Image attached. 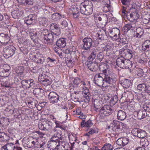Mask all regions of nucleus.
Segmentation results:
<instances>
[{
  "instance_id": "0eeeda50",
  "label": "nucleus",
  "mask_w": 150,
  "mask_h": 150,
  "mask_svg": "<svg viewBox=\"0 0 150 150\" xmlns=\"http://www.w3.org/2000/svg\"><path fill=\"white\" fill-rule=\"evenodd\" d=\"M83 49L86 50L90 49L93 45V40L90 38H86L83 40Z\"/></svg>"
},
{
  "instance_id": "cd10ccee",
  "label": "nucleus",
  "mask_w": 150,
  "mask_h": 150,
  "mask_svg": "<svg viewBox=\"0 0 150 150\" xmlns=\"http://www.w3.org/2000/svg\"><path fill=\"white\" fill-rule=\"evenodd\" d=\"M39 80L41 83L45 86L50 85L51 83V81L47 79L39 78Z\"/></svg>"
},
{
  "instance_id": "ea45409f",
  "label": "nucleus",
  "mask_w": 150,
  "mask_h": 150,
  "mask_svg": "<svg viewBox=\"0 0 150 150\" xmlns=\"http://www.w3.org/2000/svg\"><path fill=\"white\" fill-rule=\"evenodd\" d=\"M44 126L45 127V130H48L51 127V123L48 121H46L45 122H43Z\"/></svg>"
},
{
  "instance_id": "412c9836",
  "label": "nucleus",
  "mask_w": 150,
  "mask_h": 150,
  "mask_svg": "<svg viewBox=\"0 0 150 150\" xmlns=\"http://www.w3.org/2000/svg\"><path fill=\"white\" fill-rule=\"evenodd\" d=\"M136 33L134 37L137 38H141L144 35V29L138 27L136 29V30L134 31Z\"/></svg>"
},
{
  "instance_id": "69168bd1",
  "label": "nucleus",
  "mask_w": 150,
  "mask_h": 150,
  "mask_svg": "<svg viewBox=\"0 0 150 150\" xmlns=\"http://www.w3.org/2000/svg\"><path fill=\"white\" fill-rule=\"evenodd\" d=\"M122 138H119L116 141L117 144L119 145L123 146L122 142Z\"/></svg>"
},
{
  "instance_id": "58836bf2",
  "label": "nucleus",
  "mask_w": 150,
  "mask_h": 150,
  "mask_svg": "<svg viewBox=\"0 0 150 150\" xmlns=\"http://www.w3.org/2000/svg\"><path fill=\"white\" fill-rule=\"evenodd\" d=\"M103 58V53L102 52H100L97 56V58L96 60L98 62H100Z\"/></svg>"
},
{
  "instance_id": "f257e3e1",
  "label": "nucleus",
  "mask_w": 150,
  "mask_h": 150,
  "mask_svg": "<svg viewBox=\"0 0 150 150\" xmlns=\"http://www.w3.org/2000/svg\"><path fill=\"white\" fill-rule=\"evenodd\" d=\"M103 74L102 73L96 74L94 79L95 84L98 86L106 87L112 84L113 81L115 79H111L109 77L105 76V78L102 77Z\"/></svg>"
},
{
  "instance_id": "0e129e2a",
  "label": "nucleus",
  "mask_w": 150,
  "mask_h": 150,
  "mask_svg": "<svg viewBox=\"0 0 150 150\" xmlns=\"http://www.w3.org/2000/svg\"><path fill=\"white\" fill-rule=\"evenodd\" d=\"M132 27L131 23H129L126 24L125 26L123 27V28L125 29V28H127V31H128L132 28Z\"/></svg>"
},
{
  "instance_id": "5fc2aeb1",
  "label": "nucleus",
  "mask_w": 150,
  "mask_h": 150,
  "mask_svg": "<svg viewBox=\"0 0 150 150\" xmlns=\"http://www.w3.org/2000/svg\"><path fill=\"white\" fill-rule=\"evenodd\" d=\"M110 10V7L108 4L105 5V6L103 8V11L105 12H107L109 11Z\"/></svg>"
},
{
  "instance_id": "4c0bfd02",
  "label": "nucleus",
  "mask_w": 150,
  "mask_h": 150,
  "mask_svg": "<svg viewBox=\"0 0 150 150\" xmlns=\"http://www.w3.org/2000/svg\"><path fill=\"white\" fill-rule=\"evenodd\" d=\"M112 146L111 144H105L101 148V150H112Z\"/></svg>"
},
{
  "instance_id": "9b49d317",
  "label": "nucleus",
  "mask_w": 150,
  "mask_h": 150,
  "mask_svg": "<svg viewBox=\"0 0 150 150\" xmlns=\"http://www.w3.org/2000/svg\"><path fill=\"white\" fill-rule=\"evenodd\" d=\"M11 40L10 36L6 34L1 33L0 34V42L5 45H9V41Z\"/></svg>"
},
{
  "instance_id": "6e6d98bb",
  "label": "nucleus",
  "mask_w": 150,
  "mask_h": 150,
  "mask_svg": "<svg viewBox=\"0 0 150 150\" xmlns=\"http://www.w3.org/2000/svg\"><path fill=\"white\" fill-rule=\"evenodd\" d=\"M122 4L124 5H129L131 0H121Z\"/></svg>"
},
{
  "instance_id": "f704fd0d",
  "label": "nucleus",
  "mask_w": 150,
  "mask_h": 150,
  "mask_svg": "<svg viewBox=\"0 0 150 150\" xmlns=\"http://www.w3.org/2000/svg\"><path fill=\"white\" fill-rule=\"evenodd\" d=\"M37 101L34 100H30L28 102V105L29 108H35L37 105Z\"/></svg>"
},
{
  "instance_id": "bb28decb",
  "label": "nucleus",
  "mask_w": 150,
  "mask_h": 150,
  "mask_svg": "<svg viewBox=\"0 0 150 150\" xmlns=\"http://www.w3.org/2000/svg\"><path fill=\"white\" fill-rule=\"evenodd\" d=\"M15 148L14 145L13 144L10 143L2 146L1 150H14Z\"/></svg>"
},
{
  "instance_id": "473e14b6",
  "label": "nucleus",
  "mask_w": 150,
  "mask_h": 150,
  "mask_svg": "<svg viewBox=\"0 0 150 150\" xmlns=\"http://www.w3.org/2000/svg\"><path fill=\"white\" fill-rule=\"evenodd\" d=\"M108 21V19L107 15L103 14L102 16V20L101 22H99L98 24H101L102 25L101 27H104L106 25Z\"/></svg>"
},
{
  "instance_id": "4468645a",
  "label": "nucleus",
  "mask_w": 150,
  "mask_h": 150,
  "mask_svg": "<svg viewBox=\"0 0 150 150\" xmlns=\"http://www.w3.org/2000/svg\"><path fill=\"white\" fill-rule=\"evenodd\" d=\"M137 89L142 93L144 92L148 93L150 92V86H146L145 83H141L138 85Z\"/></svg>"
},
{
  "instance_id": "bf43d9fd",
  "label": "nucleus",
  "mask_w": 150,
  "mask_h": 150,
  "mask_svg": "<svg viewBox=\"0 0 150 150\" xmlns=\"http://www.w3.org/2000/svg\"><path fill=\"white\" fill-rule=\"evenodd\" d=\"M37 59L38 60H37V61H36V60H35V61L37 62L38 63L42 64L44 62L45 59L43 57H42L40 58H39L38 57V58H37Z\"/></svg>"
},
{
  "instance_id": "052dcab7",
  "label": "nucleus",
  "mask_w": 150,
  "mask_h": 150,
  "mask_svg": "<svg viewBox=\"0 0 150 150\" xmlns=\"http://www.w3.org/2000/svg\"><path fill=\"white\" fill-rule=\"evenodd\" d=\"M126 49L120 51V55H121L122 57L126 58Z\"/></svg>"
},
{
  "instance_id": "de8ad7c7",
  "label": "nucleus",
  "mask_w": 150,
  "mask_h": 150,
  "mask_svg": "<svg viewBox=\"0 0 150 150\" xmlns=\"http://www.w3.org/2000/svg\"><path fill=\"white\" fill-rule=\"evenodd\" d=\"M7 137V136L5 134V133L0 132V141H4L6 138Z\"/></svg>"
},
{
  "instance_id": "6ab92c4d",
  "label": "nucleus",
  "mask_w": 150,
  "mask_h": 150,
  "mask_svg": "<svg viewBox=\"0 0 150 150\" xmlns=\"http://www.w3.org/2000/svg\"><path fill=\"white\" fill-rule=\"evenodd\" d=\"M66 39L65 38H61L58 40L56 42V45L59 48H63L66 45Z\"/></svg>"
},
{
  "instance_id": "a19ab883",
  "label": "nucleus",
  "mask_w": 150,
  "mask_h": 150,
  "mask_svg": "<svg viewBox=\"0 0 150 150\" xmlns=\"http://www.w3.org/2000/svg\"><path fill=\"white\" fill-rule=\"evenodd\" d=\"M97 50H94L92 52L89 56L90 61H92L95 59L96 57V55L97 54Z\"/></svg>"
},
{
  "instance_id": "393cba45",
  "label": "nucleus",
  "mask_w": 150,
  "mask_h": 150,
  "mask_svg": "<svg viewBox=\"0 0 150 150\" xmlns=\"http://www.w3.org/2000/svg\"><path fill=\"white\" fill-rule=\"evenodd\" d=\"M126 117V113L123 110L118 111L117 115L118 119L120 120H124Z\"/></svg>"
},
{
  "instance_id": "09e8293b",
  "label": "nucleus",
  "mask_w": 150,
  "mask_h": 150,
  "mask_svg": "<svg viewBox=\"0 0 150 150\" xmlns=\"http://www.w3.org/2000/svg\"><path fill=\"white\" fill-rule=\"evenodd\" d=\"M81 82V79L79 78L76 77L74 79L73 81L74 84L76 86H78L79 84H80Z\"/></svg>"
},
{
  "instance_id": "c85d7f7f",
  "label": "nucleus",
  "mask_w": 150,
  "mask_h": 150,
  "mask_svg": "<svg viewBox=\"0 0 150 150\" xmlns=\"http://www.w3.org/2000/svg\"><path fill=\"white\" fill-rule=\"evenodd\" d=\"M123 87L125 88H129L132 85L130 80L128 79H125L122 82Z\"/></svg>"
},
{
  "instance_id": "774afa93",
  "label": "nucleus",
  "mask_w": 150,
  "mask_h": 150,
  "mask_svg": "<svg viewBox=\"0 0 150 150\" xmlns=\"http://www.w3.org/2000/svg\"><path fill=\"white\" fill-rule=\"evenodd\" d=\"M118 98L117 96H114L112 99V102L113 104H115L118 101Z\"/></svg>"
},
{
  "instance_id": "f3484780",
  "label": "nucleus",
  "mask_w": 150,
  "mask_h": 150,
  "mask_svg": "<svg viewBox=\"0 0 150 150\" xmlns=\"http://www.w3.org/2000/svg\"><path fill=\"white\" fill-rule=\"evenodd\" d=\"M126 17L127 19H129V20L130 21V19H132L131 21L134 20L136 21V22L138 21L139 19V15L135 11L133 12L132 13H127L126 15Z\"/></svg>"
},
{
  "instance_id": "b1692460",
  "label": "nucleus",
  "mask_w": 150,
  "mask_h": 150,
  "mask_svg": "<svg viewBox=\"0 0 150 150\" xmlns=\"http://www.w3.org/2000/svg\"><path fill=\"white\" fill-rule=\"evenodd\" d=\"M43 91V89L40 88H36L34 89L33 93L37 97H41L42 96Z\"/></svg>"
},
{
  "instance_id": "7c9ffc66",
  "label": "nucleus",
  "mask_w": 150,
  "mask_h": 150,
  "mask_svg": "<svg viewBox=\"0 0 150 150\" xmlns=\"http://www.w3.org/2000/svg\"><path fill=\"white\" fill-rule=\"evenodd\" d=\"M98 34L99 38L100 40H104V38L106 36L105 32L103 29H100L98 30Z\"/></svg>"
},
{
  "instance_id": "2eb2a0df",
  "label": "nucleus",
  "mask_w": 150,
  "mask_h": 150,
  "mask_svg": "<svg viewBox=\"0 0 150 150\" xmlns=\"http://www.w3.org/2000/svg\"><path fill=\"white\" fill-rule=\"evenodd\" d=\"M86 65L91 71H96L98 69V66L97 64L93 62L92 61H87L85 63Z\"/></svg>"
},
{
  "instance_id": "a878e982",
  "label": "nucleus",
  "mask_w": 150,
  "mask_h": 150,
  "mask_svg": "<svg viewBox=\"0 0 150 150\" xmlns=\"http://www.w3.org/2000/svg\"><path fill=\"white\" fill-rule=\"evenodd\" d=\"M91 7L93 8V5L92 2L89 0H85L83 2L81 3L79 7Z\"/></svg>"
},
{
  "instance_id": "ddd939ff",
  "label": "nucleus",
  "mask_w": 150,
  "mask_h": 150,
  "mask_svg": "<svg viewBox=\"0 0 150 150\" xmlns=\"http://www.w3.org/2000/svg\"><path fill=\"white\" fill-rule=\"evenodd\" d=\"M50 28L51 30V32L54 35L57 37L60 34L61 31L60 28L59 27L58 25L56 24H51Z\"/></svg>"
},
{
  "instance_id": "13d9d810",
  "label": "nucleus",
  "mask_w": 150,
  "mask_h": 150,
  "mask_svg": "<svg viewBox=\"0 0 150 150\" xmlns=\"http://www.w3.org/2000/svg\"><path fill=\"white\" fill-rule=\"evenodd\" d=\"M93 124L91 122V121L89 120H88L86 122V124L85 125V127H91L92 125Z\"/></svg>"
},
{
  "instance_id": "79ce46f5",
  "label": "nucleus",
  "mask_w": 150,
  "mask_h": 150,
  "mask_svg": "<svg viewBox=\"0 0 150 150\" xmlns=\"http://www.w3.org/2000/svg\"><path fill=\"white\" fill-rule=\"evenodd\" d=\"M62 145L65 150H68L70 148L69 144L66 142H62Z\"/></svg>"
},
{
  "instance_id": "c9c22d12",
  "label": "nucleus",
  "mask_w": 150,
  "mask_h": 150,
  "mask_svg": "<svg viewBox=\"0 0 150 150\" xmlns=\"http://www.w3.org/2000/svg\"><path fill=\"white\" fill-rule=\"evenodd\" d=\"M91 97L90 93H88V94H83L84 101L86 103H88L91 99Z\"/></svg>"
},
{
  "instance_id": "72a5a7b5",
  "label": "nucleus",
  "mask_w": 150,
  "mask_h": 150,
  "mask_svg": "<svg viewBox=\"0 0 150 150\" xmlns=\"http://www.w3.org/2000/svg\"><path fill=\"white\" fill-rule=\"evenodd\" d=\"M23 142L27 145V147L30 148L33 147L32 145H30V139L27 138H24L23 140Z\"/></svg>"
},
{
  "instance_id": "3c124183",
  "label": "nucleus",
  "mask_w": 150,
  "mask_h": 150,
  "mask_svg": "<svg viewBox=\"0 0 150 150\" xmlns=\"http://www.w3.org/2000/svg\"><path fill=\"white\" fill-rule=\"evenodd\" d=\"M61 15L59 13H54L52 15V19L54 20L56 18H60Z\"/></svg>"
},
{
  "instance_id": "7ed1b4c3",
  "label": "nucleus",
  "mask_w": 150,
  "mask_h": 150,
  "mask_svg": "<svg viewBox=\"0 0 150 150\" xmlns=\"http://www.w3.org/2000/svg\"><path fill=\"white\" fill-rule=\"evenodd\" d=\"M113 107L110 105H105L101 108L99 110V115L104 117L106 116H108L113 112Z\"/></svg>"
},
{
  "instance_id": "4be33fe9",
  "label": "nucleus",
  "mask_w": 150,
  "mask_h": 150,
  "mask_svg": "<svg viewBox=\"0 0 150 150\" xmlns=\"http://www.w3.org/2000/svg\"><path fill=\"white\" fill-rule=\"evenodd\" d=\"M33 15H29L28 16L24 18V22L28 25H31L35 21V18Z\"/></svg>"
},
{
  "instance_id": "e2e57ef3",
  "label": "nucleus",
  "mask_w": 150,
  "mask_h": 150,
  "mask_svg": "<svg viewBox=\"0 0 150 150\" xmlns=\"http://www.w3.org/2000/svg\"><path fill=\"white\" fill-rule=\"evenodd\" d=\"M89 91V90L87 87H83V92L84 93V94H88V93H90Z\"/></svg>"
},
{
  "instance_id": "423d86ee",
  "label": "nucleus",
  "mask_w": 150,
  "mask_h": 150,
  "mask_svg": "<svg viewBox=\"0 0 150 150\" xmlns=\"http://www.w3.org/2000/svg\"><path fill=\"white\" fill-rule=\"evenodd\" d=\"M132 133L134 136L140 138H143L146 136L145 132L138 128L133 129L132 131Z\"/></svg>"
},
{
  "instance_id": "e433bc0d",
  "label": "nucleus",
  "mask_w": 150,
  "mask_h": 150,
  "mask_svg": "<svg viewBox=\"0 0 150 150\" xmlns=\"http://www.w3.org/2000/svg\"><path fill=\"white\" fill-rule=\"evenodd\" d=\"M126 58L128 59H130L132 57V52L130 50L127 49H126Z\"/></svg>"
},
{
  "instance_id": "f03ea898",
  "label": "nucleus",
  "mask_w": 150,
  "mask_h": 150,
  "mask_svg": "<svg viewBox=\"0 0 150 150\" xmlns=\"http://www.w3.org/2000/svg\"><path fill=\"white\" fill-rule=\"evenodd\" d=\"M109 66L106 64L101 63L99 64L98 67L100 71L104 74L105 76L111 79H115V77L112 72L108 68Z\"/></svg>"
},
{
  "instance_id": "680f3d73",
  "label": "nucleus",
  "mask_w": 150,
  "mask_h": 150,
  "mask_svg": "<svg viewBox=\"0 0 150 150\" xmlns=\"http://www.w3.org/2000/svg\"><path fill=\"white\" fill-rule=\"evenodd\" d=\"M113 32L115 33V35H120V31L117 28H115L112 29Z\"/></svg>"
},
{
  "instance_id": "5701e85b",
  "label": "nucleus",
  "mask_w": 150,
  "mask_h": 150,
  "mask_svg": "<svg viewBox=\"0 0 150 150\" xmlns=\"http://www.w3.org/2000/svg\"><path fill=\"white\" fill-rule=\"evenodd\" d=\"M142 50L148 52L150 50V40L145 41L142 45Z\"/></svg>"
},
{
  "instance_id": "a211bd4d",
  "label": "nucleus",
  "mask_w": 150,
  "mask_h": 150,
  "mask_svg": "<svg viewBox=\"0 0 150 150\" xmlns=\"http://www.w3.org/2000/svg\"><path fill=\"white\" fill-rule=\"evenodd\" d=\"M134 115L138 119L141 120L145 118L147 114L146 111L140 110L139 111L134 112Z\"/></svg>"
},
{
  "instance_id": "8fccbe9b",
  "label": "nucleus",
  "mask_w": 150,
  "mask_h": 150,
  "mask_svg": "<svg viewBox=\"0 0 150 150\" xmlns=\"http://www.w3.org/2000/svg\"><path fill=\"white\" fill-rule=\"evenodd\" d=\"M14 82L15 83H18V82L20 81L21 80V78L20 76H19L18 74L14 76Z\"/></svg>"
},
{
  "instance_id": "39448f33",
  "label": "nucleus",
  "mask_w": 150,
  "mask_h": 150,
  "mask_svg": "<svg viewBox=\"0 0 150 150\" xmlns=\"http://www.w3.org/2000/svg\"><path fill=\"white\" fill-rule=\"evenodd\" d=\"M114 126L112 127V131L113 132L121 131L125 127V125L123 123L118 121H113Z\"/></svg>"
},
{
  "instance_id": "f8f14e48",
  "label": "nucleus",
  "mask_w": 150,
  "mask_h": 150,
  "mask_svg": "<svg viewBox=\"0 0 150 150\" xmlns=\"http://www.w3.org/2000/svg\"><path fill=\"white\" fill-rule=\"evenodd\" d=\"M57 38V37L54 35L51 32L47 35L44 39L46 41L45 43L47 44H51L55 40H56Z\"/></svg>"
},
{
  "instance_id": "37998d69",
  "label": "nucleus",
  "mask_w": 150,
  "mask_h": 150,
  "mask_svg": "<svg viewBox=\"0 0 150 150\" xmlns=\"http://www.w3.org/2000/svg\"><path fill=\"white\" fill-rule=\"evenodd\" d=\"M137 75L140 77L143 76L144 74V72L143 70L141 68H139L137 69Z\"/></svg>"
},
{
  "instance_id": "9d476101",
  "label": "nucleus",
  "mask_w": 150,
  "mask_h": 150,
  "mask_svg": "<svg viewBox=\"0 0 150 150\" xmlns=\"http://www.w3.org/2000/svg\"><path fill=\"white\" fill-rule=\"evenodd\" d=\"M49 101L52 103H57L59 100V96L54 92H51L48 95Z\"/></svg>"
},
{
  "instance_id": "1a4fd4ad",
  "label": "nucleus",
  "mask_w": 150,
  "mask_h": 150,
  "mask_svg": "<svg viewBox=\"0 0 150 150\" xmlns=\"http://www.w3.org/2000/svg\"><path fill=\"white\" fill-rule=\"evenodd\" d=\"M53 132L54 133V135L52 137V139L54 140H57L59 143L61 141L60 140H62L61 138L62 132L59 128H54L53 130Z\"/></svg>"
},
{
  "instance_id": "aec40b11",
  "label": "nucleus",
  "mask_w": 150,
  "mask_h": 150,
  "mask_svg": "<svg viewBox=\"0 0 150 150\" xmlns=\"http://www.w3.org/2000/svg\"><path fill=\"white\" fill-rule=\"evenodd\" d=\"M61 27L62 28L66 29H69L71 30L73 29V25L71 22L69 21V23L66 20H64L62 22Z\"/></svg>"
},
{
  "instance_id": "49530a36",
  "label": "nucleus",
  "mask_w": 150,
  "mask_h": 150,
  "mask_svg": "<svg viewBox=\"0 0 150 150\" xmlns=\"http://www.w3.org/2000/svg\"><path fill=\"white\" fill-rule=\"evenodd\" d=\"M143 108L146 111L150 112V104H145L143 105Z\"/></svg>"
},
{
  "instance_id": "864d4df0",
  "label": "nucleus",
  "mask_w": 150,
  "mask_h": 150,
  "mask_svg": "<svg viewBox=\"0 0 150 150\" xmlns=\"http://www.w3.org/2000/svg\"><path fill=\"white\" fill-rule=\"evenodd\" d=\"M12 111V113L13 114V115H14L15 117H17L20 114L19 111L17 109H13Z\"/></svg>"
},
{
  "instance_id": "c756f323",
  "label": "nucleus",
  "mask_w": 150,
  "mask_h": 150,
  "mask_svg": "<svg viewBox=\"0 0 150 150\" xmlns=\"http://www.w3.org/2000/svg\"><path fill=\"white\" fill-rule=\"evenodd\" d=\"M125 59L122 57L118 58L116 60V64L120 68H123Z\"/></svg>"
},
{
  "instance_id": "2f4dec72",
  "label": "nucleus",
  "mask_w": 150,
  "mask_h": 150,
  "mask_svg": "<svg viewBox=\"0 0 150 150\" xmlns=\"http://www.w3.org/2000/svg\"><path fill=\"white\" fill-rule=\"evenodd\" d=\"M132 63L131 61L128 59H125L123 68L126 69L130 68L132 67Z\"/></svg>"
},
{
  "instance_id": "c03bdc74",
  "label": "nucleus",
  "mask_w": 150,
  "mask_h": 150,
  "mask_svg": "<svg viewBox=\"0 0 150 150\" xmlns=\"http://www.w3.org/2000/svg\"><path fill=\"white\" fill-rule=\"evenodd\" d=\"M98 130L97 128L95 127L93 128H91L89 129V131L88 133L90 134H93L94 133H98Z\"/></svg>"
},
{
  "instance_id": "dca6fc26",
  "label": "nucleus",
  "mask_w": 150,
  "mask_h": 150,
  "mask_svg": "<svg viewBox=\"0 0 150 150\" xmlns=\"http://www.w3.org/2000/svg\"><path fill=\"white\" fill-rule=\"evenodd\" d=\"M80 9V12L81 14H85L86 15H89L91 14L93 11L92 8L91 7H79Z\"/></svg>"
},
{
  "instance_id": "338daca9",
  "label": "nucleus",
  "mask_w": 150,
  "mask_h": 150,
  "mask_svg": "<svg viewBox=\"0 0 150 150\" xmlns=\"http://www.w3.org/2000/svg\"><path fill=\"white\" fill-rule=\"evenodd\" d=\"M38 127L41 130H45L43 122L42 123H40L38 125Z\"/></svg>"
},
{
  "instance_id": "20e7f679",
  "label": "nucleus",
  "mask_w": 150,
  "mask_h": 150,
  "mask_svg": "<svg viewBox=\"0 0 150 150\" xmlns=\"http://www.w3.org/2000/svg\"><path fill=\"white\" fill-rule=\"evenodd\" d=\"M16 49L13 45L6 47L3 50V55L5 58H8L13 56L15 53Z\"/></svg>"
},
{
  "instance_id": "a18cd8bd",
  "label": "nucleus",
  "mask_w": 150,
  "mask_h": 150,
  "mask_svg": "<svg viewBox=\"0 0 150 150\" xmlns=\"http://www.w3.org/2000/svg\"><path fill=\"white\" fill-rule=\"evenodd\" d=\"M7 122V120L6 118H1L0 119V125L4 126L6 125V122Z\"/></svg>"
},
{
  "instance_id": "4d7b16f0",
  "label": "nucleus",
  "mask_w": 150,
  "mask_h": 150,
  "mask_svg": "<svg viewBox=\"0 0 150 150\" xmlns=\"http://www.w3.org/2000/svg\"><path fill=\"white\" fill-rule=\"evenodd\" d=\"M122 140L123 146H124L125 145L127 144L129 142L128 139L127 138H122Z\"/></svg>"
},
{
  "instance_id": "6e6552de",
  "label": "nucleus",
  "mask_w": 150,
  "mask_h": 150,
  "mask_svg": "<svg viewBox=\"0 0 150 150\" xmlns=\"http://www.w3.org/2000/svg\"><path fill=\"white\" fill-rule=\"evenodd\" d=\"M22 86L24 89H27L30 88L31 87H33L34 86L35 83L32 79L29 80H23L21 82Z\"/></svg>"
},
{
  "instance_id": "603ef678",
  "label": "nucleus",
  "mask_w": 150,
  "mask_h": 150,
  "mask_svg": "<svg viewBox=\"0 0 150 150\" xmlns=\"http://www.w3.org/2000/svg\"><path fill=\"white\" fill-rule=\"evenodd\" d=\"M50 33L47 29H44L41 33L42 35H43L44 39L45 38L46 36H47Z\"/></svg>"
}]
</instances>
